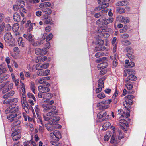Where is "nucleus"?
<instances>
[{
    "label": "nucleus",
    "instance_id": "obj_54",
    "mask_svg": "<svg viewBox=\"0 0 146 146\" xmlns=\"http://www.w3.org/2000/svg\"><path fill=\"white\" fill-rule=\"evenodd\" d=\"M50 110H51V111L53 112L54 111H55L56 110V106H52L50 107Z\"/></svg>",
    "mask_w": 146,
    "mask_h": 146
},
{
    "label": "nucleus",
    "instance_id": "obj_2",
    "mask_svg": "<svg viewBox=\"0 0 146 146\" xmlns=\"http://www.w3.org/2000/svg\"><path fill=\"white\" fill-rule=\"evenodd\" d=\"M128 110L127 113H125L122 109H120L118 110L117 115L119 118V121L122 124H126V122H130V119L129 118L130 116V111Z\"/></svg>",
    "mask_w": 146,
    "mask_h": 146
},
{
    "label": "nucleus",
    "instance_id": "obj_51",
    "mask_svg": "<svg viewBox=\"0 0 146 146\" xmlns=\"http://www.w3.org/2000/svg\"><path fill=\"white\" fill-rule=\"evenodd\" d=\"M42 107L45 111H48L50 109V107L48 106L47 104H43L42 105Z\"/></svg>",
    "mask_w": 146,
    "mask_h": 146
},
{
    "label": "nucleus",
    "instance_id": "obj_11",
    "mask_svg": "<svg viewBox=\"0 0 146 146\" xmlns=\"http://www.w3.org/2000/svg\"><path fill=\"white\" fill-rule=\"evenodd\" d=\"M12 131L14 132L12 133L11 135L12 136L13 139L14 141H17L21 137L20 135L19 134L20 131L19 129Z\"/></svg>",
    "mask_w": 146,
    "mask_h": 146
},
{
    "label": "nucleus",
    "instance_id": "obj_33",
    "mask_svg": "<svg viewBox=\"0 0 146 146\" xmlns=\"http://www.w3.org/2000/svg\"><path fill=\"white\" fill-rule=\"evenodd\" d=\"M117 12L120 14H122L125 13V9L121 7H117L116 9Z\"/></svg>",
    "mask_w": 146,
    "mask_h": 146
},
{
    "label": "nucleus",
    "instance_id": "obj_62",
    "mask_svg": "<svg viewBox=\"0 0 146 146\" xmlns=\"http://www.w3.org/2000/svg\"><path fill=\"white\" fill-rule=\"evenodd\" d=\"M96 90V93H98L101 91L102 90V88H102L101 87H98Z\"/></svg>",
    "mask_w": 146,
    "mask_h": 146
},
{
    "label": "nucleus",
    "instance_id": "obj_59",
    "mask_svg": "<svg viewBox=\"0 0 146 146\" xmlns=\"http://www.w3.org/2000/svg\"><path fill=\"white\" fill-rule=\"evenodd\" d=\"M134 98V96L132 95H129L126 96L125 98V99H127L128 100H132Z\"/></svg>",
    "mask_w": 146,
    "mask_h": 146
},
{
    "label": "nucleus",
    "instance_id": "obj_27",
    "mask_svg": "<svg viewBox=\"0 0 146 146\" xmlns=\"http://www.w3.org/2000/svg\"><path fill=\"white\" fill-rule=\"evenodd\" d=\"M42 11L44 13L46 14H50L52 12V11L51 9L48 7L43 8Z\"/></svg>",
    "mask_w": 146,
    "mask_h": 146
},
{
    "label": "nucleus",
    "instance_id": "obj_8",
    "mask_svg": "<svg viewBox=\"0 0 146 146\" xmlns=\"http://www.w3.org/2000/svg\"><path fill=\"white\" fill-rule=\"evenodd\" d=\"M58 112V111L56 110L55 111L53 112L51 111L49 112L46 115H43V117L44 120L47 121H50L52 119V117H54L55 115L57 114Z\"/></svg>",
    "mask_w": 146,
    "mask_h": 146
},
{
    "label": "nucleus",
    "instance_id": "obj_1",
    "mask_svg": "<svg viewBox=\"0 0 146 146\" xmlns=\"http://www.w3.org/2000/svg\"><path fill=\"white\" fill-rule=\"evenodd\" d=\"M15 107V105L13 104V106H9L5 111L6 114L10 113V114L7 116V118L10 120L11 121H12L16 118L19 119L21 116V113L19 111L20 107L19 106H17L16 107Z\"/></svg>",
    "mask_w": 146,
    "mask_h": 146
},
{
    "label": "nucleus",
    "instance_id": "obj_6",
    "mask_svg": "<svg viewBox=\"0 0 146 146\" xmlns=\"http://www.w3.org/2000/svg\"><path fill=\"white\" fill-rule=\"evenodd\" d=\"M53 95L50 93H39L38 95V96L40 98H43L44 102L48 101L53 97Z\"/></svg>",
    "mask_w": 146,
    "mask_h": 146
},
{
    "label": "nucleus",
    "instance_id": "obj_53",
    "mask_svg": "<svg viewBox=\"0 0 146 146\" xmlns=\"http://www.w3.org/2000/svg\"><path fill=\"white\" fill-rule=\"evenodd\" d=\"M42 65V69H46L48 67L49 64L46 63Z\"/></svg>",
    "mask_w": 146,
    "mask_h": 146
},
{
    "label": "nucleus",
    "instance_id": "obj_3",
    "mask_svg": "<svg viewBox=\"0 0 146 146\" xmlns=\"http://www.w3.org/2000/svg\"><path fill=\"white\" fill-rule=\"evenodd\" d=\"M98 36L101 38H106L109 37V33L112 32V29L110 28L106 27H101L98 28Z\"/></svg>",
    "mask_w": 146,
    "mask_h": 146
},
{
    "label": "nucleus",
    "instance_id": "obj_19",
    "mask_svg": "<svg viewBox=\"0 0 146 146\" xmlns=\"http://www.w3.org/2000/svg\"><path fill=\"white\" fill-rule=\"evenodd\" d=\"M119 142L117 137L116 138L115 134L114 133L112 135L111 138L110 142L111 143H115V144Z\"/></svg>",
    "mask_w": 146,
    "mask_h": 146
},
{
    "label": "nucleus",
    "instance_id": "obj_10",
    "mask_svg": "<svg viewBox=\"0 0 146 146\" xmlns=\"http://www.w3.org/2000/svg\"><path fill=\"white\" fill-rule=\"evenodd\" d=\"M118 20L119 22L124 24L127 23L130 21V19L129 17L121 16L118 17Z\"/></svg>",
    "mask_w": 146,
    "mask_h": 146
},
{
    "label": "nucleus",
    "instance_id": "obj_12",
    "mask_svg": "<svg viewBox=\"0 0 146 146\" xmlns=\"http://www.w3.org/2000/svg\"><path fill=\"white\" fill-rule=\"evenodd\" d=\"M4 40L7 43H9L11 42L12 39V36L10 32L6 33L4 36Z\"/></svg>",
    "mask_w": 146,
    "mask_h": 146
},
{
    "label": "nucleus",
    "instance_id": "obj_61",
    "mask_svg": "<svg viewBox=\"0 0 146 146\" xmlns=\"http://www.w3.org/2000/svg\"><path fill=\"white\" fill-rule=\"evenodd\" d=\"M127 56L130 60H133L134 59V57L133 55L130 54H127Z\"/></svg>",
    "mask_w": 146,
    "mask_h": 146
},
{
    "label": "nucleus",
    "instance_id": "obj_20",
    "mask_svg": "<svg viewBox=\"0 0 146 146\" xmlns=\"http://www.w3.org/2000/svg\"><path fill=\"white\" fill-rule=\"evenodd\" d=\"M114 19L112 17H109L108 18H104V25H106L113 22Z\"/></svg>",
    "mask_w": 146,
    "mask_h": 146
},
{
    "label": "nucleus",
    "instance_id": "obj_37",
    "mask_svg": "<svg viewBox=\"0 0 146 146\" xmlns=\"http://www.w3.org/2000/svg\"><path fill=\"white\" fill-rule=\"evenodd\" d=\"M32 141L31 140L26 141L23 143L24 146H32Z\"/></svg>",
    "mask_w": 146,
    "mask_h": 146
},
{
    "label": "nucleus",
    "instance_id": "obj_32",
    "mask_svg": "<svg viewBox=\"0 0 146 146\" xmlns=\"http://www.w3.org/2000/svg\"><path fill=\"white\" fill-rule=\"evenodd\" d=\"M19 25L17 23H15L12 27V30L13 31L16 32L19 29Z\"/></svg>",
    "mask_w": 146,
    "mask_h": 146
},
{
    "label": "nucleus",
    "instance_id": "obj_58",
    "mask_svg": "<svg viewBox=\"0 0 146 146\" xmlns=\"http://www.w3.org/2000/svg\"><path fill=\"white\" fill-rule=\"evenodd\" d=\"M44 76H46L49 75L50 73V71L49 70H46L45 71L43 72Z\"/></svg>",
    "mask_w": 146,
    "mask_h": 146
},
{
    "label": "nucleus",
    "instance_id": "obj_55",
    "mask_svg": "<svg viewBox=\"0 0 146 146\" xmlns=\"http://www.w3.org/2000/svg\"><path fill=\"white\" fill-rule=\"evenodd\" d=\"M102 15L103 14L101 13H100V12L95 13L94 15L95 17L96 18H99V17L102 16Z\"/></svg>",
    "mask_w": 146,
    "mask_h": 146
},
{
    "label": "nucleus",
    "instance_id": "obj_30",
    "mask_svg": "<svg viewBox=\"0 0 146 146\" xmlns=\"http://www.w3.org/2000/svg\"><path fill=\"white\" fill-rule=\"evenodd\" d=\"M104 18H101L98 19L96 21V23L98 25H104Z\"/></svg>",
    "mask_w": 146,
    "mask_h": 146
},
{
    "label": "nucleus",
    "instance_id": "obj_60",
    "mask_svg": "<svg viewBox=\"0 0 146 146\" xmlns=\"http://www.w3.org/2000/svg\"><path fill=\"white\" fill-rule=\"evenodd\" d=\"M32 43V44L34 46H39L40 45L39 41H36L34 43Z\"/></svg>",
    "mask_w": 146,
    "mask_h": 146
},
{
    "label": "nucleus",
    "instance_id": "obj_40",
    "mask_svg": "<svg viewBox=\"0 0 146 146\" xmlns=\"http://www.w3.org/2000/svg\"><path fill=\"white\" fill-rule=\"evenodd\" d=\"M98 87H101L102 88H104V82L100 79L98 81Z\"/></svg>",
    "mask_w": 146,
    "mask_h": 146
},
{
    "label": "nucleus",
    "instance_id": "obj_14",
    "mask_svg": "<svg viewBox=\"0 0 146 146\" xmlns=\"http://www.w3.org/2000/svg\"><path fill=\"white\" fill-rule=\"evenodd\" d=\"M125 102H123L124 106L127 109V110H129V107L130 105L133 104V101L131 100H128L127 99H125Z\"/></svg>",
    "mask_w": 146,
    "mask_h": 146
},
{
    "label": "nucleus",
    "instance_id": "obj_42",
    "mask_svg": "<svg viewBox=\"0 0 146 146\" xmlns=\"http://www.w3.org/2000/svg\"><path fill=\"white\" fill-rule=\"evenodd\" d=\"M27 97L29 99H32L35 101H36V100L34 95L31 93H28L27 94Z\"/></svg>",
    "mask_w": 146,
    "mask_h": 146
},
{
    "label": "nucleus",
    "instance_id": "obj_16",
    "mask_svg": "<svg viewBox=\"0 0 146 146\" xmlns=\"http://www.w3.org/2000/svg\"><path fill=\"white\" fill-rule=\"evenodd\" d=\"M135 64L133 62H130L128 60H125L124 66L126 68H132L135 66Z\"/></svg>",
    "mask_w": 146,
    "mask_h": 146
},
{
    "label": "nucleus",
    "instance_id": "obj_7",
    "mask_svg": "<svg viewBox=\"0 0 146 146\" xmlns=\"http://www.w3.org/2000/svg\"><path fill=\"white\" fill-rule=\"evenodd\" d=\"M49 86L50 84L48 82L45 83V84L39 86L38 89L40 92L39 93H45L48 92L50 90V89L49 88Z\"/></svg>",
    "mask_w": 146,
    "mask_h": 146
},
{
    "label": "nucleus",
    "instance_id": "obj_22",
    "mask_svg": "<svg viewBox=\"0 0 146 146\" xmlns=\"http://www.w3.org/2000/svg\"><path fill=\"white\" fill-rule=\"evenodd\" d=\"M15 93L14 90H11L9 92L5 94L3 96V98L4 99L7 98L10 96H13Z\"/></svg>",
    "mask_w": 146,
    "mask_h": 146
},
{
    "label": "nucleus",
    "instance_id": "obj_5",
    "mask_svg": "<svg viewBox=\"0 0 146 146\" xmlns=\"http://www.w3.org/2000/svg\"><path fill=\"white\" fill-rule=\"evenodd\" d=\"M111 101V100L110 99L98 103L97 106L99 107L100 110H105L110 107V104Z\"/></svg>",
    "mask_w": 146,
    "mask_h": 146
},
{
    "label": "nucleus",
    "instance_id": "obj_44",
    "mask_svg": "<svg viewBox=\"0 0 146 146\" xmlns=\"http://www.w3.org/2000/svg\"><path fill=\"white\" fill-rule=\"evenodd\" d=\"M125 86L129 90H131L133 87V86L131 83H127L125 84Z\"/></svg>",
    "mask_w": 146,
    "mask_h": 146
},
{
    "label": "nucleus",
    "instance_id": "obj_9",
    "mask_svg": "<svg viewBox=\"0 0 146 146\" xmlns=\"http://www.w3.org/2000/svg\"><path fill=\"white\" fill-rule=\"evenodd\" d=\"M47 52V49L45 48H43L42 49L37 48L35 49V53L38 55H44L46 54Z\"/></svg>",
    "mask_w": 146,
    "mask_h": 146
},
{
    "label": "nucleus",
    "instance_id": "obj_39",
    "mask_svg": "<svg viewBox=\"0 0 146 146\" xmlns=\"http://www.w3.org/2000/svg\"><path fill=\"white\" fill-rule=\"evenodd\" d=\"M128 79L130 80L135 81L136 80V77L133 74H131L127 77Z\"/></svg>",
    "mask_w": 146,
    "mask_h": 146
},
{
    "label": "nucleus",
    "instance_id": "obj_24",
    "mask_svg": "<svg viewBox=\"0 0 146 146\" xmlns=\"http://www.w3.org/2000/svg\"><path fill=\"white\" fill-rule=\"evenodd\" d=\"M54 133H55V140L58 141L62 137L61 135L60 132L58 131H54Z\"/></svg>",
    "mask_w": 146,
    "mask_h": 146
},
{
    "label": "nucleus",
    "instance_id": "obj_64",
    "mask_svg": "<svg viewBox=\"0 0 146 146\" xmlns=\"http://www.w3.org/2000/svg\"><path fill=\"white\" fill-rule=\"evenodd\" d=\"M118 62L116 59L113 60V66L116 67L117 65Z\"/></svg>",
    "mask_w": 146,
    "mask_h": 146
},
{
    "label": "nucleus",
    "instance_id": "obj_29",
    "mask_svg": "<svg viewBox=\"0 0 146 146\" xmlns=\"http://www.w3.org/2000/svg\"><path fill=\"white\" fill-rule=\"evenodd\" d=\"M102 118L104 117L102 120H107L109 118V115H107V112L106 111H102Z\"/></svg>",
    "mask_w": 146,
    "mask_h": 146
},
{
    "label": "nucleus",
    "instance_id": "obj_38",
    "mask_svg": "<svg viewBox=\"0 0 146 146\" xmlns=\"http://www.w3.org/2000/svg\"><path fill=\"white\" fill-rule=\"evenodd\" d=\"M19 11L21 16L23 17H24V14L26 13V10L23 7H21Z\"/></svg>",
    "mask_w": 146,
    "mask_h": 146
},
{
    "label": "nucleus",
    "instance_id": "obj_4",
    "mask_svg": "<svg viewBox=\"0 0 146 146\" xmlns=\"http://www.w3.org/2000/svg\"><path fill=\"white\" fill-rule=\"evenodd\" d=\"M13 86V83H10L9 81L6 82L0 85V91L2 90V93H5L12 89Z\"/></svg>",
    "mask_w": 146,
    "mask_h": 146
},
{
    "label": "nucleus",
    "instance_id": "obj_21",
    "mask_svg": "<svg viewBox=\"0 0 146 146\" xmlns=\"http://www.w3.org/2000/svg\"><path fill=\"white\" fill-rule=\"evenodd\" d=\"M129 4V3L127 1H119L116 3L117 6H125Z\"/></svg>",
    "mask_w": 146,
    "mask_h": 146
},
{
    "label": "nucleus",
    "instance_id": "obj_35",
    "mask_svg": "<svg viewBox=\"0 0 146 146\" xmlns=\"http://www.w3.org/2000/svg\"><path fill=\"white\" fill-rule=\"evenodd\" d=\"M36 81L37 83L40 84H45V83L47 82L45 81L43 77L40 78L36 80Z\"/></svg>",
    "mask_w": 146,
    "mask_h": 146
},
{
    "label": "nucleus",
    "instance_id": "obj_41",
    "mask_svg": "<svg viewBox=\"0 0 146 146\" xmlns=\"http://www.w3.org/2000/svg\"><path fill=\"white\" fill-rule=\"evenodd\" d=\"M28 105L27 103V104H22V107L25 110V111L27 113H29V110L27 106Z\"/></svg>",
    "mask_w": 146,
    "mask_h": 146
},
{
    "label": "nucleus",
    "instance_id": "obj_52",
    "mask_svg": "<svg viewBox=\"0 0 146 146\" xmlns=\"http://www.w3.org/2000/svg\"><path fill=\"white\" fill-rule=\"evenodd\" d=\"M36 69L37 70H41L42 68V65L41 64H37L36 66Z\"/></svg>",
    "mask_w": 146,
    "mask_h": 146
},
{
    "label": "nucleus",
    "instance_id": "obj_43",
    "mask_svg": "<svg viewBox=\"0 0 146 146\" xmlns=\"http://www.w3.org/2000/svg\"><path fill=\"white\" fill-rule=\"evenodd\" d=\"M5 26V24L4 22H3L0 25V34H1L4 30V29Z\"/></svg>",
    "mask_w": 146,
    "mask_h": 146
},
{
    "label": "nucleus",
    "instance_id": "obj_23",
    "mask_svg": "<svg viewBox=\"0 0 146 146\" xmlns=\"http://www.w3.org/2000/svg\"><path fill=\"white\" fill-rule=\"evenodd\" d=\"M108 65L107 63L106 62H104L99 64L98 66V70H101V69H103L106 68Z\"/></svg>",
    "mask_w": 146,
    "mask_h": 146
},
{
    "label": "nucleus",
    "instance_id": "obj_50",
    "mask_svg": "<svg viewBox=\"0 0 146 146\" xmlns=\"http://www.w3.org/2000/svg\"><path fill=\"white\" fill-rule=\"evenodd\" d=\"M38 70L37 72V75L40 76H44V72L42 70Z\"/></svg>",
    "mask_w": 146,
    "mask_h": 146
},
{
    "label": "nucleus",
    "instance_id": "obj_56",
    "mask_svg": "<svg viewBox=\"0 0 146 146\" xmlns=\"http://www.w3.org/2000/svg\"><path fill=\"white\" fill-rule=\"evenodd\" d=\"M9 75H4L3 76H1L2 77V79L3 81H5L7 80L9 77Z\"/></svg>",
    "mask_w": 146,
    "mask_h": 146
},
{
    "label": "nucleus",
    "instance_id": "obj_13",
    "mask_svg": "<svg viewBox=\"0 0 146 146\" xmlns=\"http://www.w3.org/2000/svg\"><path fill=\"white\" fill-rule=\"evenodd\" d=\"M23 36L31 43L34 42V40L33 36L31 34L27 33L23 35Z\"/></svg>",
    "mask_w": 146,
    "mask_h": 146
},
{
    "label": "nucleus",
    "instance_id": "obj_45",
    "mask_svg": "<svg viewBox=\"0 0 146 146\" xmlns=\"http://www.w3.org/2000/svg\"><path fill=\"white\" fill-rule=\"evenodd\" d=\"M110 123L109 122H106L103 125L102 127L104 129L106 130L107 129L110 125Z\"/></svg>",
    "mask_w": 146,
    "mask_h": 146
},
{
    "label": "nucleus",
    "instance_id": "obj_63",
    "mask_svg": "<svg viewBox=\"0 0 146 146\" xmlns=\"http://www.w3.org/2000/svg\"><path fill=\"white\" fill-rule=\"evenodd\" d=\"M97 43L99 45H103L104 44V42L102 40L99 39L97 41Z\"/></svg>",
    "mask_w": 146,
    "mask_h": 146
},
{
    "label": "nucleus",
    "instance_id": "obj_28",
    "mask_svg": "<svg viewBox=\"0 0 146 146\" xmlns=\"http://www.w3.org/2000/svg\"><path fill=\"white\" fill-rule=\"evenodd\" d=\"M45 126L47 130L49 131H52L55 129L54 125L53 124L46 125Z\"/></svg>",
    "mask_w": 146,
    "mask_h": 146
},
{
    "label": "nucleus",
    "instance_id": "obj_26",
    "mask_svg": "<svg viewBox=\"0 0 146 146\" xmlns=\"http://www.w3.org/2000/svg\"><path fill=\"white\" fill-rule=\"evenodd\" d=\"M106 48L103 45H98L97 46H96L94 49V51L96 52L98 51H103Z\"/></svg>",
    "mask_w": 146,
    "mask_h": 146
},
{
    "label": "nucleus",
    "instance_id": "obj_18",
    "mask_svg": "<svg viewBox=\"0 0 146 146\" xmlns=\"http://www.w3.org/2000/svg\"><path fill=\"white\" fill-rule=\"evenodd\" d=\"M53 119L50 120L49 121V123L51 125H54L56 124L60 119V118L59 117L56 116L54 117L53 118Z\"/></svg>",
    "mask_w": 146,
    "mask_h": 146
},
{
    "label": "nucleus",
    "instance_id": "obj_31",
    "mask_svg": "<svg viewBox=\"0 0 146 146\" xmlns=\"http://www.w3.org/2000/svg\"><path fill=\"white\" fill-rule=\"evenodd\" d=\"M30 87L31 90L32 92L34 93L35 94V84L34 82H30Z\"/></svg>",
    "mask_w": 146,
    "mask_h": 146
},
{
    "label": "nucleus",
    "instance_id": "obj_49",
    "mask_svg": "<svg viewBox=\"0 0 146 146\" xmlns=\"http://www.w3.org/2000/svg\"><path fill=\"white\" fill-rule=\"evenodd\" d=\"M5 32L9 31L11 29V26L10 24H8L5 27Z\"/></svg>",
    "mask_w": 146,
    "mask_h": 146
},
{
    "label": "nucleus",
    "instance_id": "obj_48",
    "mask_svg": "<svg viewBox=\"0 0 146 146\" xmlns=\"http://www.w3.org/2000/svg\"><path fill=\"white\" fill-rule=\"evenodd\" d=\"M34 109L36 113V114H38V113H40V109H39V107L38 105H36L35 106L34 108Z\"/></svg>",
    "mask_w": 146,
    "mask_h": 146
},
{
    "label": "nucleus",
    "instance_id": "obj_57",
    "mask_svg": "<svg viewBox=\"0 0 146 146\" xmlns=\"http://www.w3.org/2000/svg\"><path fill=\"white\" fill-rule=\"evenodd\" d=\"M18 4L21 7H23L24 6V2L22 1H18Z\"/></svg>",
    "mask_w": 146,
    "mask_h": 146
},
{
    "label": "nucleus",
    "instance_id": "obj_15",
    "mask_svg": "<svg viewBox=\"0 0 146 146\" xmlns=\"http://www.w3.org/2000/svg\"><path fill=\"white\" fill-rule=\"evenodd\" d=\"M15 119L16 120L15 121L13 122V127L11 129L12 131H14L18 130V129H17V128L16 129H15V127H19L21 123V121L20 120L18 119Z\"/></svg>",
    "mask_w": 146,
    "mask_h": 146
},
{
    "label": "nucleus",
    "instance_id": "obj_17",
    "mask_svg": "<svg viewBox=\"0 0 146 146\" xmlns=\"http://www.w3.org/2000/svg\"><path fill=\"white\" fill-rule=\"evenodd\" d=\"M44 23L46 24H52L51 18L48 15H44Z\"/></svg>",
    "mask_w": 146,
    "mask_h": 146
},
{
    "label": "nucleus",
    "instance_id": "obj_47",
    "mask_svg": "<svg viewBox=\"0 0 146 146\" xmlns=\"http://www.w3.org/2000/svg\"><path fill=\"white\" fill-rule=\"evenodd\" d=\"M53 35L52 33H50L48 36H47L46 41L47 42L50 40L52 38Z\"/></svg>",
    "mask_w": 146,
    "mask_h": 146
},
{
    "label": "nucleus",
    "instance_id": "obj_36",
    "mask_svg": "<svg viewBox=\"0 0 146 146\" xmlns=\"http://www.w3.org/2000/svg\"><path fill=\"white\" fill-rule=\"evenodd\" d=\"M106 52L105 53L104 52H99L96 53L95 55V56L96 58H99L102 56H104L105 55H106Z\"/></svg>",
    "mask_w": 146,
    "mask_h": 146
},
{
    "label": "nucleus",
    "instance_id": "obj_46",
    "mask_svg": "<svg viewBox=\"0 0 146 146\" xmlns=\"http://www.w3.org/2000/svg\"><path fill=\"white\" fill-rule=\"evenodd\" d=\"M97 97L99 98L102 99L105 97V95L104 93L102 92L98 94Z\"/></svg>",
    "mask_w": 146,
    "mask_h": 146
},
{
    "label": "nucleus",
    "instance_id": "obj_34",
    "mask_svg": "<svg viewBox=\"0 0 146 146\" xmlns=\"http://www.w3.org/2000/svg\"><path fill=\"white\" fill-rule=\"evenodd\" d=\"M18 99L17 98H13V99H10L9 101V104H13L11 106H13V104H14L15 103L18 101ZM15 105H16L15 104ZM16 107L15 106V107Z\"/></svg>",
    "mask_w": 146,
    "mask_h": 146
},
{
    "label": "nucleus",
    "instance_id": "obj_25",
    "mask_svg": "<svg viewBox=\"0 0 146 146\" xmlns=\"http://www.w3.org/2000/svg\"><path fill=\"white\" fill-rule=\"evenodd\" d=\"M13 19L15 21L17 22H19L21 20L19 14L17 13H14L13 15Z\"/></svg>",
    "mask_w": 146,
    "mask_h": 146
}]
</instances>
